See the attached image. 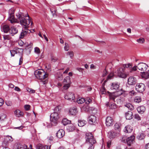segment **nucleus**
<instances>
[{
  "label": "nucleus",
  "mask_w": 149,
  "mask_h": 149,
  "mask_svg": "<svg viewBox=\"0 0 149 149\" xmlns=\"http://www.w3.org/2000/svg\"><path fill=\"white\" fill-rule=\"evenodd\" d=\"M145 88V86L143 83L137 84L136 86V90L140 93H142L144 91Z\"/></svg>",
  "instance_id": "nucleus-6"
},
{
  "label": "nucleus",
  "mask_w": 149,
  "mask_h": 149,
  "mask_svg": "<svg viewBox=\"0 0 149 149\" xmlns=\"http://www.w3.org/2000/svg\"><path fill=\"white\" fill-rule=\"evenodd\" d=\"M65 47H64L65 50L66 51H68L69 49V46L68 43H65Z\"/></svg>",
  "instance_id": "nucleus-42"
},
{
  "label": "nucleus",
  "mask_w": 149,
  "mask_h": 149,
  "mask_svg": "<svg viewBox=\"0 0 149 149\" xmlns=\"http://www.w3.org/2000/svg\"><path fill=\"white\" fill-rule=\"evenodd\" d=\"M27 90V91L30 93H35V90L29 88H28Z\"/></svg>",
  "instance_id": "nucleus-47"
},
{
  "label": "nucleus",
  "mask_w": 149,
  "mask_h": 149,
  "mask_svg": "<svg viewBox=\"0 0 149 149\" xmlns=\"http://www.w3.org/2000/svg\"><path fill=\"white\" fill-rule=\"evenodd\" d=\"M113 120L111 117H108L106 120V123L107 126H111L112 125Z\"/></svg>",
  "instance_id": "nucleus-15"
},
{
  "label": "nucleus",
  "mask_w": 149,
  "mask_h": 149,
  "mask_svg": "<svg viewBox=\"0 0 149 149\" xmlns=\"http://www.w3.org/2000/svg\"><path fill=\"white\" fill-rule=\"evenodd\" d=\"M58 58L53 55H51V60L53 62H55L58 60Z\"/></svg>",
  "instance_id": "nucleus-40"
},
{
  "label": "nucleus",
  "mask_w": 149,
  "mask_h": 149,
  "mask_svg": "<svg viewBox=\"0 0 149 149\" xmlns=\"http://www.w3.org/2000/svg\"><path fill=\"white\" fill-rule=\"evenodd\" d=\"M17 149H23V146L20 144H17Z\"/></svg>",
  "instance_id": "nucleus-52"
},
{
  "label": "nucleus",
  "mask_w": 149,
  "mask_h": 149,
  "mask_svg": "<svg viewBox=\"0 0 149 149\" xmlns=\"http://www.w3.org/2000/svg\"><path fill=\"white\" fill-rule=\"evenodd\" d=\"M134 102L137 103H139L141 102V99L140 96L136 97L134 99Z\"/></svg>",
  "instance_id": "nucleus-37"
},
{
  "label": "nucleus",
  "mask_w": 149,
  "mask_h": 149,
  "mask_svg": "<svg viewBox=\"0 0 149 149\" xmlns=\"http://www.w3.org/2000/svg\"><path fill=\"white\" fill-rule=\"evenodd\" d=\"M77 112V108L75 107H73L69 109V113L71 115H75Z\"/></svg>",
  "instance_id": "nucleus-27"
},
{
  "label": "nucleus",
  "mask_w": 149,
  "mask_h": 149,
  "mask_svg": "<svg viewBox=\"0 0 149 149\" xmlns=\"http://www.w3.org/2000/svg\"><path fill=\"white\" fill-rule=\"evenodd\" d=\"M114 126L115 129L117 131V132H119L120 131V128L119 125L117 123H116L115 124Z\"/></svg>",
  "instance_id": "nucleus-36"
},
{
  "label": "nucleus",
  "mask_w": 149,
  "mask_h": 149,
  "mask_svg": "<svg viewBox=\"0 0 149 149\" xmlns=\"http://www.w3.org/2000/svg\"><path fill=\"white\" fill-rule=\"evenodd\" d=\"M88 149H94L95 145H88Z\"/></svg>",
  "instance_id": "nucleus-51"
},
{
  "label": "nucleus",
  "mask_w": 149,
  "mask_h": 149,
  "mask_svg": "<svg viewBox=\"0 0 149 149\" xmlns=\"http://www.w3.org/2000/svg\"><path fill=\"white\" fill-rule=\"evenodd\" d=\"M13 141V139L11 136H8L6 137L3 142V146H5V145L7 144L8 143L12 141Z\"/></svg>",
  "instance_id": "nucleus-12"
},
{
  "label": "nucleus",
  "mask_w": 149,
  "mask_h": 149,
  "mask_svg": "<svg viewBox=\"0 0 149 149\" xmlns=\"http://www.w3.org/2000/svg\"><path fill=\"white\" fill-rule=\"evenodd\" d=\"M87 99V102H88L89 103H90L92 102V100L91 99H90L89 98H87V99Z\"/></svg>",
  "instance_id": "nucleus-64"
},
{
  "label": "nucleus",
  "mask_w": 149,
  "mask_h": 149,
  "mask_svg": "<svg viewBox=\"0 0 149 149\" xmlns=\"http://www.w3.org/2000/svg\"><path fill=\"white\" fill-rule=\"evenodd\" d=\"M34 74L37 78L41 80V84H45L47 83L46 78L48 75L43 70H37L34 72Z\"/></svg>",
  "instance_id": "nucleus-1"
},
{
  "label": "nucleus",
  "mask_w": 149,
  "mask_h": 149,
  "mask_svg": "<svg viewBox=\"0 0 149 149\" xmlns=\"http://www.w3.org/2000/svg\"><path fill=\"white\" fill-rule=\"evenodd\" d=\"M114 76L113 74V73H110L108 76L107 79H112Z\"/></svg>",
  "instance_id": "nucleus-48"
},
{
  "label": "nucleus",
  "mask_w": 149,
  "mask_h": 149,
  "mask_svg": "<svg viewBox=\"0 0 149 149\" xmlns=\"http://www.w3.org/2000/svg\"><path fill=\"white\" fill-rule=\"evenodd\" d=\"M125 116L127 119L130 120L133 118L132 113L131 111H128L125 113Z\"/></svg>",
  "instance_id": "nucleus-19"
},
{
  "label": "nucleus",
  "mask_w": 149,
  "mask_h": 149,
  "mask_svg": "<svg viewBox=\"0 0 149 149\" xmlns=\"http://www.w3.org/2000/svg\"><path fill=\"white\" fill-rule=\"evenodd\" d=\"M86 123V122L85 120H78V125L80 127H83L84 126Z\"/></svg>",
  "instance_id": "nucleus-31"
},
{
  "label": "nucleus",
  "mask_w": 149,
  "mask_h": 149,
  "mask_svg": "<svg viewBox=\"0 0 149 149\" xmlns=\"http://www.w3.org/2000/svg\"><path fill=\"white\" fill-rule=\"evenodd\" d=\"M14 113L16 116L18 117L23 116L24 114L23 112L19 109L15 110Z\"/></svg>",
  "instance_id": "nucleus-24"
},
{
  "label": "nucleus",
  "mask_w": 149,
  "mask_h": 149,
  "mask_svg": "<svg viewBox=\"0 0 149 149\" xmlns=\"http://www.w3.org/2000/svg\"><path fill=\"white\" fill-rule=\"evenodd\" d=\"M145 148L146 149H149V143L146 145Z\"/></svg>",
  "instance_id": "nucleus-63"
},
{
  "label": "nucleus",
  "mask_w": 149,
  "mask_h": 149,
  "mask_svg": "<svg viewBox=\"0 0 149 149\" xmlns=\"http://www.w3.org/2000/svg\"><path fill=\"white\" fill-rule=\"evenodd\" d=\"M145 136V134L141 133L137 136V138L139 140H142L144 138Z\"/></svg>",
  "instance_id": "nucleus-30"
},
{
  "label": "nucleus",
  "mask_w": 149,
  "mask_h": 149,
  "mask_svg": "<svg viewBox=\"0 0 149 149\" xmlns=\"http://www.w3.org/2000/svg\"><path fill=\"white\" fill-rule=\"evenodd\" d=\"M10 29V27L8 25H5L2 26L1 30L2 31L6 33H8V31L9 32Z\"/></svg>",
  "instance_id": "nucleus-21"
},
{
  "label": "nucleus",
  "mask_w": 149,
  "mask_h": 149,
  "mask_svg": "<svg viewBox=\"0 0 149 149\" xmlns=\"http://www.w3.org/2000/svg\"><path fill=\"white\" fill-rule=\"evenodd\" d=\"M8 20L11 23H13L14 22H19V20L16 19L14 17V15H10L8 18Z\"/></svg>",
  "instance_id": "nucleus-25"
},
{
  "label": "nucleus",
  "mask_w": 149,
  "mask_h": 149,
  "mask_svg": "<svg viewBox=\"0 0 149 149\" xmlns=\"http://www.w3.org/2000/svg\"><path fill=\"white\" fill-rule=\"evenodd\" d=\"M137 109L139 113L142 114L145 111L146 108L144 106H142L138 107Z\"/></svg>",
  "instance_id": "nucleus-22"
},
{
  "label": "nucleus",
  "mask_w": 149,
  "mask_h": 149,
  "mask_svg": "<svg viewBox=\"0 0 149 149\" xmlns=\"http://www.w3.org/2000/svg\"><path fill=\"white\" fill-rule=\"evenodd\" d=\"M65 98L66 99L73 101L74 102L75 100V97L74 96V94L72 93H68L65 96Z\"/></svg>",
  "instance_id": "nucleus-8"
},
{
  "label": "nucleus",
  "mask_w": 149,
  "mask_h": 149,
  "mask_svg": "<svg viewBox=\"0 0 149 149\" xmlns=\"http://www.w3.org/2000/svg\"><path fill=\"white\" fill-rule=\"evenodd\" d=\"M137 65V68L139 70L143 71H146L148 67L147 64L143 63H139Z\"/></svg>",
  "instance_id": "nucleus-7"
},
{
  "label": "nucleus",
  "mask_w": 149,
  "mask_h": 149,
  "mask_svg": "<svg viewBox=\"0 0 149 149\" xmlns=\"http://www.w3.org/2000/svg\"><path fill=\"white\" fill-rule=\"evenodd\" d=\"M64 85L63 86V89L64 90H67L70 87V84H64Z\"/></svg>",
  "instance_id": "nucleus-45"
},
{
  "label": "nucleus",
  "mask_w": 149,
  "mask_h": 149,
  "mask_svg": "<svg viewBox=\"0 0 149 149\" xmlns=\"http://www.w3.org/2000/svg\"><path fill=\"white\" fill-rule=\"evenodd\" d=\"M122 94V93L120 91H118L114 93H110L109 95V99L110 100H114L116 97L121 95Z\"/></svg>",
  "instance_id": "nucleus-9"
},
{
  "label": "nucleus",
  "mask_w": 149,
  "mask_h": 149,
  "mask_svg": "<svg viewBox=\"0 0 149 149\" xmlns=\"http://www.w3.org/2000/svg\"><path fill=\"white\" fill-rule=\"evenodd\" d=\"M86 140L88 145H95L96 142L93 134L91 133H88L86 134Z\"/></svg>",
  "instance_id": "nucleus-4"
},
{
  "label": "nucleus",
  "mask_w": 149,
  "mask_h": 149,
  "mask_svg": "<svg viewBox=\"0 0 149 149\" xmlns=\"http://www.w3.org/2000/svg\"><path fill=\"white\" fill-rule=\"evenodd\" d=\"M16 16L17 18L18 19L20 23L22 25L25 26V27L27 28V26L30 23V20L29 19V15L28 19H25L24 17H26V16H24V14L21 12H19L16 14Z\"/></svg>",
  "instance_id": "nucleus-2"
},
{
  "label": "nucleus",
  "mask_w": 149,
  "mask_h": 149,
  "mask_svg": "<svg viewBox=\"0 0 149 149\" xmlns=\"http://www.w3.org/2000/svg\"><path fill=\"white\" fill-rule=\"evenodd\" d=\"M125 69L123 67L119 68L115 72L119 77L122 78H125L127 75L124 73Z\"/></svg>",
  "instance_id": "nucleus-5"
},
{
  "label": "nucleus",
  "mask_w": 149,
  "mask_h": 149,
  "mask_svg": "<svg viewBox=\"0 0 149 149\" xmlns=\"http://www.w3.org/2000/svg\"><path fill=\"white\" fill-rule=\"evenodd\" d=\"M119 87V84L117 82L112 83L111 86V89L117 90Z\"/></svg>",
  "instance_id": "nucleus-20"
},
{
  "label": "nucleus",
  "mask_w": 149,
  "mask_h": 149,
  "mask_svg": "<svg viewBox=\"0 0 149 149\" xmlns=\"http://www.w3.org/2000/svg\"><path fill=\"white\" fill-rule=\"evenodd\" d=\"M138 65H135L133 67H132L130 69V73H133L134 72L136 71L137 70V68Z\"/></svg>",
  "instance_id": "nucleus-35"
},
{
  "label": "nucleus",
  "mask_w": 149,
  "mask_h": 149,
  "mask_svg": "<svg viewBox=\"0 0 149 149\" xmlns=\"http://www.w3.org/2000/svg\"><path fill=\"white\" fill-rule=\"evenodd\" d=\"M132 63H128L123 65V68L125 69V68H129L130 69L132 67Z\"/></svg>",
  "instance_id": "nucleus-32"
},
{
  "label": "nucleus",
  "mask_w": 149,
  "mask_h": 149,
  "mask_svg": "<svg viewBox=\"0 0 149 149\" xmlns=\"http://www.w3.org/2000/svg\"><path fill=\"white\" fill-rule=\"evenodd\" d=\"M35 52L38 54L40 53V52L39 49L37 47L35 48Z\"/></svg>",
  "instance_id": "nucleus-53"
},
{
  "label": "nucleus",
  "mask_w": 149,
  "mask_h": 149,
  "mask_svg": "<svg viewBox=\"0 0 149 149\" xmlns=\"http://www.w3.org/2000/svg\"><path fill=\"white\" fill-rule=\"evenodd\" d=\"M59 106H57L54 109V112H58L59 111Z\"/></svg>",
  "instance_id": "nucleus-58"
},
{
  "label": "nucleus",
  "mask_w": 149,
  "mask_h": 149,
  "mask_svg": "<svg viewBox=\"0 0 149 149\" xmlns=\"http://www.w3.org/2000/svg\"><path fill=\"white\" fill-rule=\"evenodd\" d=\"M137 41L140 43H142L145 41V40L143 38H140L137 40Z\"/></svg>",
  "instance_id": "nucleus-44"
},
{
  "label": "nucleus",
  "mask_w": 149,
  "mask_h": 149,
  "mask_svg": "<svg viewBox=\"0 0 149 149\" xmlns=\"http://www.w3.org/2000/svg\"><path fill=\"white\" fill-rule=\"evenodd\" d=\"M58 80H62L63 77L61 73H59V75L58 76Z\"/></svg>",
  "instance_id": "nucleus-54"
},
{
  "label": "nucleus",
  "mask_w": 149,
  "mask_h": 149,
  "mask_svg": "<svg viewBox=\"0 0 149 149\" xmlns=\"http://www.w3.org/2000/svg\"><path fill=\"white\" fill-rule=\"evenodd\" d=\"M106 105L111 109H115L117 108L116 105L113 102H107L106 103Z\"/></svg>",
  "instance_id": "nucleus-17"
},
{
  "label": "nucleus",
  "mask_w": 149,
  "mask_h": 149,
  "mask_svg": "<svg viewBox=\"0 0 149 149\" xmlns=\"http://www.w3.org/2000/svg\"><path fill=\"white\" fill-rule=\"evenodd\" d=\"M14 10L13 9H11L9 10V14L10 15H14L13 14L14 13Z\"/></svg>",
  "instance_id": "nucleus-46"
},
{
  "label": "nucleus",
  "mask_w": 149,
  "mask_h": 149,
  "mask_svg": "<svg viewBox=\"0 0 149 149\" xmlns=\"http://www.w3.org/2000/svg\"><path fill=\"white\" fill-rule=\"evenodd\" d=\"M96 119V117L95 116L91 115L88 117V122L90 124H93L95 123Z\"/></svg>",
  "instance_id": "nucleus-16"
},
{
  "label": "nucleus",
  "mask_w": 149,
  "mask_h": 149,
  "mask_svg": "<svg viewBox=\"0 0 149 149\" xmlns=\"http://www.w3.org/2000/svg\"><path fill=\"white\" fill-rule=\"evenodd\" d=\"M64 134L65 131L62 129L59 130L56 133V136L59 138L62 137Z\"/></svg>",
  "instance_id": "nucleus-18"
},
{
  "label": "nucleus",
  "mask_w": 149,
  "mask_h": 149,
  "mask_svg": "<svg viewBox=\"0 0 149 149\" xmlns=\"http://www.w3.org/2000/svg\"><path fill=\"white\" fill-rule=\"evenodd\" d=\"M136 79L133 77H130L128 79V84L130 85L135 84L136 83Z\"/></svg>",
  "instance_id": "nucleus-11"
},
{
  "label": "nucleus",
  "mask_w": 149,
  "mask_h": 149,
  "mask_svg": "<svg viewBox=\"0 0 149 149\" xmlns=\"http://www.w3.org/2000/svg\"><path fill=\"white\" fill-rule=\"evenodd\" d=\"M4 102V101L3 99L0 98V107L2 106Z\"/></svg>",
  "instance_id": "nucleus-59"
},
{
  "label": "nucleus",
  "mask_w": 149,
  "mask_h": 149,
  "mask_svg": "<svg viewBox=\"0 0 149 149\" xmlns=\"http://www.w3.org/2000/svg\"><path fill=\"white\" fill-rule=\"evenodd\" d=\"M23 63V58L22 56H21L19 60V65H21Z\"/></svg>",
  "instance_id": "nucleus-56"
},
{
  "label": "nucleus",
  "mask_w": 149,
  "mask_h": 149,
  "mask_svg": "<svg viewBox=\"0 0 149 149\" xmlns=\"http://www.w3.org/2000/svg\"><path fill=\"white\" fill-rule=\"evenodd\" d=\"M15 90L17 91H20V89L17 87L15 86Z\"/></svg>",
  "instance_id": "nucleus-61"
},
{
  "label": "nucleus",
  "mask_w": 149,
  "mask_h": 149,
  "mask_svg": "<svg viewBox=\"0 0 149 149\" xmlns=\"http://www.w3.org/2000/svg\"><path fill=\"white\" fill-rule=\"evenodd\" d=\"M17 32V29L14 27H11L10 29L9 33L12 36L16 34Z\"/></svg>",
  "instance_id": "nucleus-23"
},
{
  "label": "nucleus",
  "mask_w": 149,
  "mask_h": 149,
  "mask_svg": "<svg viewBox=\"0 0 149 149\" xmlns=\"http://www.w3.org/2000/svg\"><path fill=\"white\" fill-rule=\"evenodd\" d=\"M47 139L49 141H52L53 140L54 138L52 136H49L48 137Z\"/></svg>",
  "instance_id": "nucleus-60"
},
{
  "label": "nucleus",
  "mask_w": 149,
  "mask_h": 149,
  "mask_svg": "<svg viewBox=\"0 0 149 149\" xmlns=\"http://www.w3.org/2000/svg\"><path fill=\"white\" fill-rule=\"evenodd\" d=\"M134 118L135 119H136L137 120H141V118L140 116L138 114H135L134 115Z\"/></svg>",
  "instance_id": "nucleus-41"
},
{
  "label": "nucleus",
  "mask_w": 149,
  "mask_h": 149,
  "mask_svg": "<svg viewBox=\"0 0 149 149\" xmlns=\"http://www.w3.org/2000/svg\"><path fill=\"white\" fill-rule=\"evenodd\" d=\"M135 136L134 135H132L130 137L127 138L126 139V142L127 145L130 146L132 144L133 141H134Z\"/></svg>",
  "instance_id": "nucleus-14"
},
{
  "label": "nucleus",
  "mask_w": 149,
  "mask_h": 149,
  "mask_svg": "<svg viewBox=\"0 0 149 149\" xmlns=\"http://www.w3.org/2000/svg\"><path fill=\"white\" fill-rule=\"evenodd\" d=\"M24 107L26 110H28L30 109V106L29 105H26L24 106Z\"/></svg>",
  "instance_id": "nucleus-50"
},
{
  "label": "nucleus",
  "mask_w": 149,
  "mask_h": 149,
  "mask_svg": "<svg viewBox=\"0 0 149 149\" xmlns=\"http://www.w3.org/2000/svg\"><path fill=\"white\" fill-rule=\"evenodd\" d=\"M36 148L37 149H45L44 146L40 144H39L37 146Z\"/></svg>",
  "instance_id": "nucleus-43"
},
{
  "label": "nucleus",
  "mask_w": 149,
  "mask_h": 149,
  "mask_svg": "<svg viewBox=\"0 0 149 149\" xmlns=\"http://www.w3.org/2000/svg\"><path fill=\"white\" fill-rule=\"evenodd\" d=\"M3 38L5 40H9L10 38L8 35H4Z\"/></svg>",
  "instance_id": "nucleus-55"
},
{
  "label": "nucleus",
  "mask_w": 149,
  "mask_h": 149,
  "mask_svg": "<svg viewBox=\"0 0 149 149\" xmlns=\"http://www.w3.org/2000/svg\"><path fill=\"white\" fill-rule=\"evenodd\" d=\"M6 118V115L5 114H3L0 116V121L3 120Z\"/></svg>",
  "instance_id": "nucleus-49"
},
{
  "label": "nucleus",
  "mask_w": 149,
  "mask_h": 149,
  "mask_svg": "<svg viewBox=\"0 0 149 149\" xmlns=\"http://www.w3.org/2000/svg\"><path fill=\"white\" fill-rule=\"evenodd\" d=\"M66 54L67 55L70 56V58H72L74 55V53L72 51L67 52Z\"/></svg>",
  "instance_id": "nucleus-38"
},
{
  "label": "nucleus",
  "mask_w": 149,
  "mask_h": 149,
  "mask_svg": "<svg viewBox=\"0 0 149 149\" xmlns=\"http://www.w3.org/2000/svg\"><path fill=\"white\" fill-rule=\"evenodd\" d=\"M59 116L58 113V112H54L50 115V119L51 124L53 126H56L57 124L58 120L59 118Z\"/></svg>",
  "instance_id": "nucleus-3"
},
{
  "label": "nucleus",
  "mask_w": 149,
  "mask_h": 149,
  "mask_svg": "<svg viewBox=\"0 0 149 149\" xmlns=\"http://www.w3.org/2000/svg\"><path fill=\"white\" fill-rule=\"evenodd\" d=\"M85 101V100L84 98L79 97L77 99V101L78 104H82Z\"/></svg>",
  "instance_id": "nucleus-33"
},
{
  "label": "nucleus",
  "mask_w": 149,
  "mask_h": 149,
  "mask_svg": "<svg viewBox=\"0 0 149 149\" xmlns=\"http://www.w3.org/2000/svg\"><path fill=\"white\" fill-rule=\"evenodd\" d=\"M22 49L17 47L14 48L13 50H10V52L12 56H14L16 54L20 52V51H22Z\"/></svg>",
  "instance_id": "nucleus-10"
},
{
  "label": "nucleus",
  "mask_w": 149,
  "mask_h": 149,
  "mask_svg": "<svg viewBox=\"0 0 149 149\" xmlns=\"http://www.w3.org/2000/svg\"><path fill=\"white\" fill-rule=\"evenodd\" d=\"M70 123V121L66 118H64L63 119L62 123L64 125H66Z\"/></svg>",
  "instance_id": "nucleus-34"
},
{
  "label": "nucleus",
  "mask_w": 149,
  "mask_h": 149,
  "mask_svg": "<svg viewBox=\"0 0 149 149\" xmlns=\"http://www.w3.org/2000/svg\"><path fill=\"white\" fill-rule=\"evenodd\" d=\"M67 130L70 132H72L75 130V127L72 125L68 126L67 128Z\"/></svg>",
  "instance_id": "nucleus-39"
},
{
  "label": "nucleus",
  "mask_w": 149,
  "mask_h": 149,
  "mask_svg": "<svg viewBox=\"0 0 149 149\" xmlns=\"http://www.w3.org/2000/svg\"><path fill=\"white\" fill-rule=\"evenodd\" d=\"M18 44L20 46H22L24 44L23 42L21 40H19L18 42Z\"/></svg>",
  "instance_id": "nucleus-57"
},
{
  "label": "nucleus",
  "mask_w": 149,
  "mask_h": 149,
  "mask_svg": "<svg viewBox=\"0 0 149 149\" xmlns=\"http://www.w3.org/2000/svg\"><path fill=\"white\" fill-rule=\"evenodd\" d=\"M125 106L131 111L133 110L134 109L133 106L132 104L130 103H126L125 104Z\"/></svg>",
  "instance_id": "nucleus-28"
},
{
  "label": "nucleus",
  "mask_w": 149,
  "mask_h": 149,
  "mask_svg": "<svg viewBox=\"0 0 149 149\" xmlns=\"http://www.w3.org/2000/svg\"><path fill=\"white\" fill-rule=\"evenodd\" d=\"M24 30H22L21 33L20 34V38H23L27 33H30L31 31L30 30H28L27 28L25 27Z\"/></svg>",
  "instance_id": "nucleus-13"
},
{
  "label": "nucleus",
  "mask_w": 149,
  "mask_h": 149,
  "mask_svg": "<svg viewBox=\"0 0 149 149\" xmlns=\"http://www.w3.org/2000/svg\"><path fill=\"white\" fill-rule=\"evenodd\" d=\"M9 87L10 88H13L14 87V86L13 84H10L9 85Z\"/></svg>",
  "instance_id": "nucleus-62"
},
{
  "label": "nucleus",
  "mask_w": 149,
  "mask_h": 149,
  "mask_svg": "<svg viewBox=\"0 0 149 149\" xmlns=\"http://www.w3.org/2000/svg\"><path fill=\"white\" fill-rule=\"evenodd\" d=\"M132 127L129 125L126 126L124 129V132L126 133H130L132 131Z\"/></svg>",
  "instance_id": "nucleus-26"
},
{
  "label": "nucleus",
  "mask_w": 149,
  "mask_h": 149,
  "mask_svg": "<svg viewBox=\"0 0 149 149\" xmlns=\"http://www.w3.org/2000/svg\"><path fill=\"white\" fill-rule=\"evenodd\" d=\"M63 83L64 84H71V82L70 81V78L69 76L66 77L63 80Z\"/></svg>",
  "instance_id": "nucleus-29"
}]
</instances>
